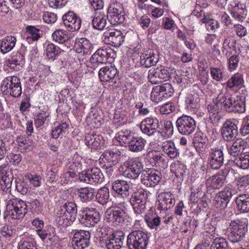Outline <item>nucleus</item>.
I'll list each match as a JSON object with an SVG mask.
<instances>
[{
    "mask_svg": "<svg viewBox=\"0 0 249 249\" xmlns=\"http://www.w3.org/2000/svg\"><path fill=\"white\" fill-rule=\"evenodd\" d=\"M93 47L90 41L85 38H80L74 45V49L77 53L83 54H90Z\"/></svg>",
    "mask_w": 249,
    "mask_h": 249,
    "instance_id": "obj_31",
    "label": "nucleus"
},
{
    "mask_svg": "<svg viewBox=\"0 0 249 249\" xmlns=\"http://www.w3.org/2000/svg\"><path fill=\"white\" fill-rule=\"evenodd\" d=\"M149 238L147 233L141 230H135L127 236V246L129 249H146Z\"/></svg>",
    "mask_w": 249,
    "mask_h": 249,
    "instance_id": "obj_5",
    "label": "nucleus"
},
{
    "mask_svg": "<svg viewBox=\"0 0 249 249\" xmlns=\"http://www.w3.org/2000/svg\"><path fill=\"white\" fill-rule=\"evenodd\" d=\"M176 125L178 132L186 136L193 133L196 128V122L194 119L186 115H182L178 117L176 122Z\"/></svg>",
    "mask_w": 249,
    "mask_h": 249,
    "instance_id": "obj_10",
    "label": "nucleus"
},
{
    "mask_svg": "<svg viewBox=\"0 0 249 249\" xmlns=\"http://www.w3.org/2000/svg\"><path fill=\"white\" fill-rule=\"evenodd\" d=\"M27 30V40L28 42L30 40L36 41L40 37L39 29L35 26H28L26 27Z\"/></svg>",
    "mask_w": 249,
    "mask_h": 249,
    "instance_id": "obj_54",
    "label": "nucleus"
},
{
    "mask_svg": "<svg viewBox=\"0 0 249 249\" xmlns=\"http://www.w3.org/2000/svg\"><path fill=\"white\" fill-rule=\"evenodd\" d=\"M244 81L243 75L241 73L237 72L234 74L226 82V86L230 88H241L243 87Z\"/></svg>",
    "mask_w": 249,
    "mask_h": 249,
    "instance_id": "obj_39",
    "label": "nucleus"
},
{
    "mask_svg": "<svg viewBox=\"0 0 249 249\" xmlns=\"http://www.w3.org/2000/svg\"><path fill=\"white\" fill-rule=\"evenodd\" d=\"M17 142L21 150L30 151L34 148V142L32 140L25 136H18L17 137Z\"/></svg>",
    "mask_w": 249,
    "mask_h": 249,
    "instance_id": "obj_44",
    "label": "nucleus"
},
{
    "mask_svg": "<svg viewBox=\"0 0 249 249\" xmlns=\"http://www.w3.org/2000/svg\"><path fill=\"white\" fill-rule=\"evenodd\" d=\"M235 175L236 173L234 170L226 166L215 175L210 177L207 180V183L213 189H219L224 184L226 179L231 181L234 180Z\"/></svg>",
    "mask_w": 249,
    "mask_h": 249,
    "instance_id": "obj_3",
    "label": "nucleus"
},
{
    "mask_svg": "<svg viewBox=\"0 0 249 249\" xmlns=\"http://www.w3.org/2000/svg\"><path fill=\"white\" fill-rule=\"evenodd\" d=\"M248 231V220L246 218L231 220L226 230L228 239L233 243L241 241Z\"/></svg>",
    "mask_w": 249,
    "mask_h": 249,
    "instance_id": "obj_2",
    "label": "nucleus"
},
{
    "mask_svg": "<svg viewBox=\"0 0 249 249\" xmlns=\"http://www.w3.org/2000/svg\"><path fill=\"white\" fill-rule=\"evenodd\" d=\"M158 199L157 209L160 211H167L175 204L174 196L170 192L160 193Z\"/></svg>",
    "mask_w": 249,
    "mask_h": 249,
    "instance_id": "obj_24",
    "label": "nucleus"
},
{
    "mask_svg": "<svg viewBox=\"0 0 249 249\" xmlns=\"http://www.w3.org/2000/svg\"><path fill=\"white\" fill-rule=\"evenodd\" d=\"M103 137L99 135L87 134L85 136V144L90 148L96 149L101 147Z\"/></svg>",
    "mask_w": 249,
    "mask_h": 249,
    "instance_id": "obj_38",
    "label": "nucleus"
},
{
    "mask_svg": "<svg viewBox=\"0 0 249 249\" xmlns=\"http://www.w3.org/2000/svg\"><path fill=\"white\" fill-rule=\"evenodd\" d=\"M215 236L210 233L206 234L201 244H198L195 249H207L210 244L212 243L213 239H214Z\"/></svg>",
    "mask_w": 249,
    "mask_h": 249,
    "instance_id": "obj_58",
    "label": "nucleus"
},
{
    "mask_svg": "<svg viewBox=\"0 0 249 249\" xmlns=\"http://www.w3.org/2000/svg\"><path fill=\"white\" fill-rule=\"evenodd\" d=\"M160 128L158 132L163 133L165 136L169 138L173 134V126L171 121L160 120Z\"/></svg>",
    "mask_w": 249,
    "mask_h": 249,
    "instance_id": "obj_45",
    "label": "nucleus"
},
{
    "mask_svg": "<svg viewBox=\"0 0 249 249\" xmlns=\"http://www.w3.org/2000/svg\"><path fill=\"white\" fill-rule=\"evenodd\" d=\"M224 157L222 150L218 147L213 148L209 152L208 163L210 167L215 170L219 169L224 164Z\"/></svg>",
    "mask_w": 249,
    "mask_h": 249,
    "instance_id": "obj_20",
    "label": "nucleus"
},
{
    "mask_svg": "<svg viewBox=\"0 0 249 249\" xmlns=\"http://www.w3.org/2000/svg\"><path fill=\"white\" fill-rule=\"evenodd\" d=\"M158 61V55L153 50L146 51L141 55L140 63L145 67L155 66Z\"/></svg>",
    "mask_w": 249,
    "mask_h": 249,
    "instance_id": "obj_29",
    "label": "nucleus"
},
{
    "mask_svg": "<svg viewBox=\"0 0 249 249\" xmlns=\"http://www.w3.org/2000/svg\"><path fill=\"white\" fill-rule=\"evenodd\" d=\"M125 234L122 231H116L108 235L105 239L107 249H120L123 245Z\"/></svg>",
    "mask_w": 249,
    "mask_h": 249,
    "instance_id": "obj_22",
    "label": "nucleus"
},
{
    "mask_svg": "<svg viewBox=\"0 0 249 249\" xmlns=\"http://www.w3.org/2000/svg\"><path fill=\"white\" fill-rule=\"evenodd\" d=\"M147 197L146 192L142 189L138 190L132 194L130 202L136 214H141L145 211Z\"/></svg>",
    "mask_w": 249,
    "mask_h": 249,
    "instance_id": "obj_14",
    "label": "nucleus"
},
{
    "mask_svg": "<svg viewBox=\"0 0 249 249\" xmlns=\"http://www.w3.org/2000/svg\"><path fill=\"white\" fill-rule=\"evenodd\" d=\"M102 39L106 44L119 47L124 41V36L120 31L109 29L104 33Z\"/></svg>",
    "mask_w": 249,
    "mask_h": 249,
    "instance_id": "obj_18",
    "label": "nucleus"
},
{
    "mask_svg": "<svg viewBox=\"0 0 249 249\" xmlns=\"http://www.w3.org/2000/svg\"><path fill=\"white\" fill-rule=\"evenodd\" d=\"M102 161L105 163L106 168L112 167L118 162L119 155L117 150H107L101 156Z\"/></svg>",
    "mask_w": 249,
    "mask_h": 249,
    "instance_id": "obj_28",
    "label": "nucleus"
},
{
    "mask_svg": "<svg viewBox=\"0 0 249 249\" xmlns=\"http://www.w3.org/2000/svg\"><path fill=\"white\" fill-rule=\"evenodd\" d=\"M148 78L151 83L157 84L169 80L170 74L167 69L152 68L148 71Z\"/></svg>",
    "mask_w": 249,
    "mask_h": 249,
    "instance_id": "obj_23",
    "label": "nucleus"
},
{
    "mask_svg": "<svg viewBox=\"0 0 249 249\" xmlns=\"http://www.w3.org/2000/svg\"><path fill=\"white\" fill-rule=\"evenodd\" d=\"M78 196L83 202L92 200L95 196L94 189L89 187L81 188L78 190Z\"/></svg>",
    "mask_w": 249,
    "mask_h": 249,
    "instance_id": "obj_42",
    "label": "nucleus"
},
{
    "mask_svg": "<svg viewBox=\"0 0 249 249\" xmlns=\"http://www.w3.org/2000/svg\"><path fill=\"white\" fill-rule=\"evenodd\" d=\"M1 89L14 97H19L22 93L20 80L17 76H8L4 79Z\"/></svg>",
    "mask_w": 249,
    "mask_h": 249,
    "instance_id": "obj_8",
    "label": "nucleus"
},
{
    "mask_svg": "<svg viewBox=\"0 0 249 249\" xmlns=\"http://www.w3.org/2000/svg\"><path fill=\"white\" fill-rule=\"evenodd\" d=\"M238 134V127L235 123L231 120H227L223 123L221 129V134L224 141H232L235 139Z\"/></svg>",
    "mask_w": 249,
    "mask_h": 249,
    "instance_id": "obj_21",
    "label": "nucleus"
},
{
    "mask_svg": "<svg viewBox=\"0 0 249 249\" xmlns=\"http://www.w3.org/2000/svg\"><path fill=\"white\" fill-rule=\"evenodd\" d=\"M78 178L81 182L95 185L102 183L104 176L99 168H92L79 174Z\"/></svg>",
    "mask_w": 249,
    "mask_h": 249,
    "instance_id": "obj_9",
    "label": "nucleus"
},
{
    "mask_svg": "<svg viewBox=\"0 0 249 249\" xmlns=\"http://www.w3.org/2000/svg\"><path fill=\"white\" fill-rule=\"evenodd\" d=\"M161 147L163 151L172 159L176 158L179 155L178 150L175 147L174 142L171 141L162 142Z\"/></svg>",
    "mask_w": 249,
    "mask_h": 249,
    "instance_id": "obj_36",
    "label": "nucleus"
},
{
    "mask_svg": "<svg viewBox=\"0 0 249 249\" xmlns=\"http://www.w3.org/2000/svg\"><path fill=\"white\" fill-rule=\"evenodd\" d=\"M25 178L34 187H38L40 185L41 177L39 176L28 173L25 175Z\"/></svg>",
    "mask_w": 249,
    "mask_h": 249,
    "instance_id": "obj_63",
    "label": "nucleus"
},
{
    "mask_svg": "<svg viewBox=\"0 0 249 249\" xmlns=\"http://www.w3.org/2000/svg\"><path fill=\"white\" fill-rule=\"evenodd\" d=\"M14 179V177L11 171H7L5 172V174L2 176L1 181L3 184L1 183V185L3 186V190L5 192H10V189L11 188L12 181Z\"/></svg>",
    "mask_w": 249,
    "mask_h": 249,
    "instance_id": "obj_51",
    "label": "nucleus"
},
{
    "mask_svg": "<svg viewBox=\"0 0 249 249\" xmlns=\"http://www.w3.org/2000/svg\"><path fill=\"white\" fill-rule=\"evenodd\" d=\"M124 204V202H123L121 206H115L107 210L106 217L108 222L114 226H117L124 221L126 215Z\"/></svg>",
    "mask_w": 249,
    "mask_h": 249,
    "instance_id": "obj_11",
    "label": "nucleus"
},
{
    "mask_svg": "<svg viewBox=\"0 0 249 249\" xmlns=\"http://www.w3.org/2000/svg\"><path fill=\"white\" fill-rule=\"evenodd\" d=\"M77 205L72 201H68L60 206L56 212L55 221L57 225L67 227L76 219Z\"/></svg>",
    "mask_w": 249,
    "mask_h": 249,
    "instance_id": "obj_1",
    "label": "nucleus"
},
{
    "mask_svg": "<svg viewBox=\"0 0 249 249\" xmlns=\"http://www.w3.org/2000/svg\"><path fill=\"white\" fill-rule=\"evenodd\" d=\"M0 233L3 237L10 238L15 235L16 230L12 225H5L2 228Z\"/></svg>",
    "mask_w": 249,
    "mask_h": 249,
    "instance_id": "obj_60",
    "label": "nucleus"
},
{
    "mask_svg": "<svg viewBox=\"0 0 249 249\" xmlns=\"http://www.w3.org/2000/svg\"><path fill=\"white\" fill-rule=\"evenodd\" d=\"M239 57L237 55H232L228 59V68L230 71L235 70L238 66Z\"/></svg>",
    "mask_w": 249,
    "mask_h": 249,
    "instance_id": "obj_62",
    "label": "nucleus"
},
{
    "mask_svg": "<svg viewBox=\"0 0 249 249\" xmlns=\"http://www.w3.org/2000/svg\"><path fill=\"white\" fill-rule=\"evenodd\" d=\"M116 57L115 52L109 47H102L98 49L91 56L90 61L92 67L96 65L106 64L108 61H112Z\"/></svg>",
    "mask_w": 249,
    "mask_h": 249,
    "instance_id": "obj_7",
    "label": "nucleus"
},
{
    "mask_svg": "<svg viewBox=\"0 0 249 249\" xmlns=\"http://www.w3.org/2000/svg\"><path fill=\"white\" fill-rule=\"evenodd\" d=\"M146 158L150 162V164L153 166H161L162 168H166L167 166V163L165 159L156 151L148 152L146 154Z\"/></svg>",
    "mask_w": 249,
    "mask_h": 249,
    "instance_id": "obj_30",
    "label": "nucleus"
},
{
    "mask_svg": "<svg viewBox=\"0 0 249 249\" xmlns=\"http://www.w3.org/2000/svg\"><path fill=\"white\" fill-rule=\"evenodd\" d=\"M231 94L227 92H220L216 98V106H220L221 108H223L227 111V107L231 97Z\"/></svg>",
    "mask_w": 249,
    "mask_h": 249,
    "instance_id": "obj_49",
    "label": "nucleus"
},
{
    "mask_svg": "<svg viewBox=\"0 0 249 249\" xmlns=\"http://www.w3.org/2000/svg\"><path fill=\"white\" fill-rule=\"evenodd\" d=\"M245 143V142L242 139H236L229 149V154L235 158L239 156L244 149Z\"/></svg>",
    "mask_w": 249,
    "mask_h": 249,
    "instance_id": "obj_41",
    "label": "nucleus"
},
{
    "mask_svg": "<svg viewBox=\"0 0 249 249\" xmlns=\"http://www.w3.org/2000/svg\"><path fill=\"white\" fill-rule=\"evenodd\" d=\"M68 127V125L66 123L59 124L57 126L52 130V137L53 139H57L60 135L65 132Z\"/></svg>",
    "mask_w": 249,
    "mask_h": 249,
    "instance_id": "obj_57",
    "label": "nucleus"
},
{
    "mask_svg": "<svg viewBox=\"0 0 249 249\" xmlns=\"http://www.w3.org/2000/svg\"><path fill=\"white\" fill-rule=\"evenodd\" d=\"M52 37L54 41L60 44L68 42L70 39L68 32L65 30L58 29L52 34Z\"/></svg>",
    "mask_w": 249,
    "mask_h": 249,
    "instance_id": "obj_46",
    "label": "nucleus"
},
{
    "mask_svg": "<svg viewBox=\"0 0 249 249\" xmlns=\"http://www.w3.org/2000/svg\"><path fill=\"white\" fill-rule=\"evenodd\" d=\"M171 171L180 181L183 180L184 175L186 173V166L180 163H176L171 165Z\"/></svg>",
    "mask_w": 249,
    "mask_h": 249,
    "instance_id": "obj_50",
    "label": "nucleus"
},
{
    "mask_svg": "<svg viewBox=\"0 0 249 249\" xmlns=\"http://www.w3.org/2000/svg\"><path fill=\"white\" fill-rule=\"evenodd\" d=\"M62 19L65 26L69 31H78L81 27V19L73 11H69L64 14Z\"/></svg>",
    "mask_w": 249,
    "mask_h": 249,
    "instance_id": "obj_25",
    "label": "nucleus"
},
{
    "mask_svg": "<svg viewBox=\"0 0 249 249\" xmlns=\"http://www.w3.org/2000/svg\"><path fill=\"white\" fill-rule=\"evenodd\" d=\"M93 27L102 30L106 26L107 16L103 12L95 11L91 17Z\"/></svg>",
    "mask_w": 249,
    "mask_h": 249,
    "instance_id": "obj_32",
    "label": "nucleus"
},
{
    "mask_svg": "<svg viewBox=\"0 0 249 249\" xmlns=\"http://www.w3.org/2000/svg\"><path fill=\"white\" fill-rule=\"evenodd\" d=\"M144 220L148 227L151 229H157L161 223V218L152 211L145 215Z\"/></svg>",
    "mask_w": 249,
    "mask_h": 249,
    "instance_id": "obj_37",
    "label": "nucleus"
},
{
    "mask_svg": "<svg viewBox=\"0 0 249 249\" xmlns=\"http://www.w3.org/2000/svg\"><path fill=\"white\" fill-rule=\"evenodd\" d=\"M246 95L245 94H240L234 97V108L233 112L243 113L246 111L245 103Z\"/></svg>",
    "mask_w": 249,
    "mask_h": 249,
    "instance_id": "obj_43",
    "label": "nucleus"
},
{
    "mask_svg": "<svg viewBox=\"0 0 249 249\" xmlns=\"http://www.w3.org/2000/svg\"><path fill=\"white\" fill-rule=\"evenodd\" d=\"M60 53V48L53 43L48 44L46 48V54L49 59L54 60Z\"/></svg>",
    "mask_w": 249,
    "mask_h": 249,
    "instance_id": "obj_55",
    "label": "nucleus"
},
{
    "mask_svg": "<svg viewBox=\"0 0 249 249\" xmlns=\"http://www.w3.org/2000/svg\"><path fill=\"white\" fill-rule=\"evenodd\" d=\"M210 249H229L227 241L224 238L214 237Z\"/></svg>",
    "mask_w": 249,
    "mask_h": 249,
    "instance_id": "obj_52",
    "label": "nucleus"
},
{
    "mask_svg": "<svg viewBox=\"0 0 249 249\" xmlns=\"http://www.w3.org/2000/svg\"><path fill=\"white\" fill-rule=\"evenodd\" d=\"M15 183L16 190L22 195H25L27 193L29 189V186L23 180H21L19 178H15Z\"/></svg>",
    "mask_w": 249,
    "mask_h": 249,
    "instance_id": "obj_59",
    "label": "nucleus"
},
{
    "mask_svg": "<svg viewBox=\"0 0 249 249\" xmlns=\"http://www.w3.org/2000/svg\"><path fill=\"white\" fill-rule=\"evenodd\" d=\"M117 73V70L109 66L101 68L98 72L99 78L102 82H108L112 80Z\"/></svg>",
    "mask_w": 249,
    "mask_h": 249,
    "instance_id": "obj_33",
    "label": "nucleus"
},
{
    "mask_svg": "<svg viewBox=\"0 0 249 249\" xmlns=\"http://www.w3.org/2000/svg\"><path fill=\"white\" fill-rule=\"evenodd\" d=\"M174 92L172 85L168 83L155 86L152 90L151 99L155 103L162 101L163 98L171 97Z\"/></svg>",
    "mask_w": 249,
    "mask_h": 249,
    "instance_id": "obj_13",
    "label": "nucleus"
},
{
    "mask_svg": "<svg viewBox=\"0 0 249 249\" xmlns=\"http://www.w3.org/2000/svg\"><path fill=\"white\" fill-rule=\"evenodd\" d=\"M17 39L14 36H8L4 37L0 44V52L5 54L11 51L15 47Z\"/></svg>",
    "mask_w": 249,
    "mask_h": 249,
    "instance_id": "obj_35",
    "label": "nucleus"
},
{
    "mask_svg": "<svg viewBox=\"0 0 249 249\" xmlns=\"http://www.w3.org/2000/svg\"><path fill=\"white\" fill-rule=\"evenodd\" d=\"M122 7L119 3L112 4L108 9V19L111 24L117 25L123 23L124 20V17L121 14Z\"/></svg>",
    "mask_w": 249,
    "mask_h": 249,
    "instance_id": "obj_26",
    "label": "nucleus"
},
{
    "mask_svg": "<svg viewBox=\"0 0 249 249\" xmlns=\"http://www.w3.org/2000/svg\"><path fill=\"white\" fill-rule=\"evenodd\" d=\"M233 164L237 167L245 170L249 168V155L240 154L233 160Z\"/></svg>",
    "mask_w": 249,
    "mask_h": 249,
    "instance_id": "obj_47",
    "label": "nucleus"
},
{
    "mask_svg": "<svg viewBox=\"0 0 249 249\" xmlns=\"http://www.w3.org/2000/svg\"><path fill=\"white\" fill-rule=\"evenodd\" d=\"M235 194V190L231 187H227L224 190L216 194L213 200V204L217 208L223 211L228 205L231 196Z\"/></svg>",
    "mask_w": 249,
    "mask_h": 249,
    "instance_id": "obj_15",
    "label": "nucleus"
},
{
    "mask_svg": "<svg viewBox=\"0 0 249 249\" xmlns=\"http://www.w3.org/2000/svg\"><path fill=\"white\" fill-rule=\"evenodd\" d=\"M240 133L243 136L249 135V116L244 119L240 128Z\"/></svg>",
    "mask_w": 249,
    "mask_h": 249,
    "instance_id": "obj_64",
    "label": "nucleus"
},
{
    "mask_svg": "<svg viewBox=\"0 0 249 249\" xmlns=\"http://www.w3.org/2000/svg\"><path fill=\"white\" fill-rule=\"evenodd\" d=\"M90 233L88 231H77L74 233L71 244L74 249H85L90 244Z\"/></svg>",
    "mask_w": 249,
    "mask_h": 249,
    "instance_id": "obj_16",
    "label": "nucleus"
},
{
    "mask_svg": "<svg viewBox=\"0 0 249 249\" xmlns=\"http://www.w3.org/2000/svg\"><path fill=\"white\" fill-rule=\"evenodd\" d=\"M210 73L213 80L217 81H221L223 80V72L220 69L212 67L210 68Z\"/></svg>",
    "mask_w": 249,
    "mask_h": 249,
    "instance_id": "obj_61",
    "label": "nucleus"
},
{
    "mask_svg": "<svg viewBox=\"0 0 249 249\" xmlns=\"http://www.w3.org/2000/svg\"><path fill=\"white\" fill-rule=\"evenodd\" d=\"M132 183L124 180H117L112 183V190L123 197H127L132 192Z\"/></svg>",
    "mask_w": 249,
    "mask_h": 249,
    "instance_id": "obj_27",
    "label": "nucleus"
},
{
    "mask_svg": "<svg viewBox=\"0 0 249 249\" xmlns=\"http://www.w3.org/2000/svg\"><path fill=\"white\" fill-rule=\"evenodd\" d=\"M246 12V9L236 5L231 8V14L235 19L242 21L244 17L247 15Z\"/></svg>",
    "mask_w": 249,
    "mask_h": 249,
    "instance_id": "obj_53",
    "label": "nucleus"
},
{
    "mask_svg": "<svg viewBox=\"0 0 249 249\" xmlns=\"http://www.w3.org/2000/svg\"><path fill=\"white\" fill-rule=\"evenodd\" d=\"M95 196L97 201L100 204H106L108 202L109 198L108 188L107 187L101 188L98 190Z\"/></svg>",
    "mask_w": 249,
    "mask_h": 249,
    "instance_id": "obj_48",
    "label": "nucleus"
},
{
    "mask_svg": "<svg viewBox=\"0 0 249 249\" xmlns=\"http://www.w3.org/2000/svg\"><path fill=\"white\" fill-rule=\"evenodd\" d=\"M77 218L80 223L87 227H93L100 222L101 215L94 208L85 207L79 211Z\"/></svg>",
    "mask_w": 249,
    "mask_h": 249,
    "instance_id": "obj_6",
    "label": "nucleus"
},
{
    "mask_svg": "<svg viewBox=\"0 0 249 249\" xmlns=\"http://www.w3.org/2000/svg\"><path fill=\"white\" fill-rule=\"evenodd\" d=\"M26 203L18 198H12L7 200L6 210L7 215L13 219H22L28 212Z\"/></svg>",
    "mask_w": 249,
    "mask_h": 249,
    "instance_id": "obj_4",
    "label": "nucleus"
},
{
    "mask_svg": "<svg viewBox=\"0 0 249 249\" xmlns=\"http://www.w3.org/2000/svg\"><path fill=\"white\" fill-rule=\"evenodd\" d=\"M142 183L147 187H153L160 180V174L156 170L147 169L142 170L140 176Z\"/></svg>",
    "mask_w": 249,
    "mask_h": 249,
    "instance_id": "obj_19",
    "label": "nucleus"
},
{
    "mask_svg": "<svg viewBox=\"0 0 249 249\" xmlns=\"http://www.w3.org/2000/svg\"><path fill=\"white\" fill-rule=\"evenodd\" d=\"M124 166L122 175L125 178L135 179L141 175L142 163L134 159H128L124 162Z\"/></svg>",
    "mask_w": 249,
    "mask_h": 249,
    "instance_id": "obj_12",
    "label": "nucleus"
},
{
    "mask_svg": "<svg viewBox=\"0 0 249 249\" xmlns=\"http://www.w3.org/2000/svg\"><path fill=\"white\" fill-rule=\"evenodd\" d=\"M159 120L155 117L150 116L143 119L140 124V128L142 132L148 136H152L158 132L160 128Z\"/></svg>",
    "mask_w": 249,
    "mask_h": 249,
    "instance_id": "obj_17",
    "label": "nucleus"
},
{
    "mask_svg": "<svg viewBox=\"0 0 249 249\" xmlns=\"http://www.w3.org/2000/svg\"><path fill=\"white\" fill-rule=\"evenodd\" d=\"M235 202L239 211L242 213L249 212V196L246 195H240L236 197Z\"/></svg>",
    "mask_w": 249,
    "mask_h": 249,
    "instance_id": "obj_40",
    "label": "nucleus"
},
{
    "mask_svg": "<svg viewBox=\"0 0 249 249\" xmlns=\"http://www.w3.org/2000/svg\"><path fill=\"white\" fill-rule=\"evenodd\" d=\"M199 101L197 95L189 94L185 100L186 106L188 109L196 108L199 106Z\"/></svg>",
    "mask_w": 249,
    "mask_h": 249,
    "instance_id": "obj_56",
    "label": "nucleus"
},
{
    "mask_svg": "<svg viewBox=\"0 0 249 249\" xmlns=\"http://www.w3.org/2000/svg\"><path fill=\"white\" fill-rule=\"evenodd\" d=\"M146 140L142 137H132L129 142L128 149L133 152L138 153L144 149Z\"/></svg>",
    "mask_w": 249,
    "mask_h": 249,
    "instance_id": "obj_34",
    "label": "nucleus"
}]
</instances>
